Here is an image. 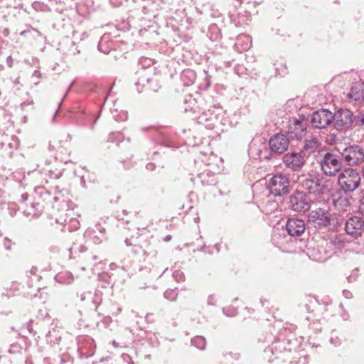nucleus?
<instances>
[{"label": "nucleus", "instance_id": "obj_30", "mask_svg": "<svg viewBox=\"0 0 364 364\" xmlns=\"http://www.w3.org/2000/svg\"><path fill=\"white\" fill-rule=\"evenodd\" d=\"M196 77V73L192 70H185L181 73V78L186 85L193 84Z\"/></svg>", "mask_w": 364, "mask_h": 364}, {"label": "nucleus", "instance_id": "obj_26", "mask_svg": "<svg viewBox=\"0 0 364 364\" xmlns=\"http://www.w3.org/2000/svg\"><path fill=\"white\" fill-rule=\"evenodd\" d=\"M46 339L48 343H49L51 346L58 344L61 341L60 329L57 327H53L50 329L46 334Z\"/></svg>", "mask_w": 364, "mask_h": 364}, {"label": "nucleus", "instance_id": "obj_29", "mask_svg": "<svg viewBox=\"0 0 364 364\" xmlns=\"http://www.w3.org/2000/svg\"><path fill=\"white\" fill-rule=\"evenodd\" d=\"M55 279L58 283L69 284L73 282V276L69 272H63L57 274Z\"/></svg>", "mask_w": 364, "mask_h": 364}, {"label": "nucleus", "instance_id": "obj_46", "mask_svg": "<svg viewBox=\"0 0 364 364\" xmlns=\"http://www.w3.org/2000/svg\"><path fill=\"white\" fill-rule=\"evenodd\" d=\"M49 172L50 178L58 179L61 177L63 174V169L50 170Z\"/></svg>", "mask_w": 364, "mask_h": 364}, {"label": "nucleus", "instance_id": "obj_24", "mask_svg": "<svg viewBox=\"0 0 364 364\" xmlns=\"http://www.w3.org/2000/svg\"><path fill=\"white\" fill-rule=\"evenodd\" d=\"M207 36L213 42H220L222 39V33L220 28L217 24H210L208 27Z\"/></svg>", "mask_w": 364, "mask_h": 364}, {"label": "nucleus", "instance_id": "obj_62", "mask_svg": "<svg viewBox=\"0 0 364 364\" xmlns=\"http://www.w3.org/2000/svg\"><path fill=\"white\" fill-rule=\"evenodd\" d=\"M233 359L238 360L240 357V354L239 353H228Z\"/></svg>", "mask_w": 364, "mask_h": 364}, {"label": "nucleus", "instance_id": "obj_20", "mask_svg": "<svg viewBox=\"0 0 364 364\" xmlns=\"http://www.w3.org/2000/svg\"><path fill=\"white\" fill-rule=\"evenodd\" d=\"M347 97L355 102L364 101V85L359 82L353 83Z\"/></svg>", "mask_w": 364, "mask_h": 364}, {"label": "nucleus", "instance_id": "obj_14", "mask_svg": "<svg viewBox=\"0 0 364 364\" xmlns=\"http://www.w3.org/2000/svg\"><path fill=\"white\" fill-rule=\"evenodd\" d=\"M306 134V125L304 121L298 119H292L289 122L287 134L291 140H300Z\"/></svg>", "mask_w": 364, "mask_h": 364}, {"label": "nucleus", "instance_id": "obj_18", "mask_svg": "<svg viewBox=\"0 0 364 364\" xmlns=\"http://www.w3.org/2000/svg\"><path fill=\"white\" fill-rule=\"evenodd\" d=\"M308 255L311 259L320 262H324L329 259L327 250L325 248V245L323 241L320 244H318L316 247H309Z\"/></svg>", "mask_w": 364, "mask_h": 364}, {"label": "nucleus", "instance_id": "obj_49", "mask_svg": "<svg viewBox=\"0 0 364 364\" xmlns=\"http://www.w3.org/2000/svg\"><path fill=\"white\" fill-rule=\"evenodd\" d=\"M205 84L203 85V89L204 90H207L210 86V84H211V81H210V76L208 75L207 72H205Z\"/></svg>", "mask_w": 364, "mask_h": 364}, {"label": "nucleus", "instance_id": "obj_6", "mask_svg": "<svg viewBox=\"0 0 364 364\" xmlns=\"http://www.w3.org/2000/svg\"><path fill=\"white\" fill-rule=\"evenodd\" d=\"M320 164L323 173L330 176H335L343 166L341 156L330 152L325 154Z\"/></svg>", "mask_w": 364, "mask_h": 364}, {"label": "nucleus", "instance_id": "obj_57", "mask_svg": "<svg viewBox=\"0 0 364 364\" xmlns=\"http://www.w3.org/2000/svg\"><path fill=\"white\" fill-rule=\"evenodd\" d=\"M343 295L346 299H351L353 297V294L351 293V291L347 289H344L343 291Z\"/></svg>", "mask_w": 364, "mask_h": 364}, {"label": "nucleus", "instance_id": "obj_50", "mask_svg": "<svg viewBox=\"0 0 364 364\" xmlns=\"http://www.w3.org/2000/svg\"><path fill=\"white\" fill-rule=\"evenodd\" d=\"M12 242L8 237L4 239V247L6 250H10L11 249Z\"/></svg>", "mask_w": 364, "mask_h": 364}, {"label": "nucleus", "instance_id": "obj_43", "mask_svg": "<svg viewBox=\"0 0 364 364\" xmlns=\"http://www.w3.org/2000/svg\"><path fill=\"white\" fill-rule=\"evenodd\" d=\"M107 237L105 235H94L91 237V240L95 244H100L103 240H105Z\"/></svg>", "mask_w": 364, "mask_h": 364}, {"label": "nucleus", "instance_id": "obj_13", "mask_svg": "<svg viewBox=\"0 0 364 364\" xmlns=\"http://www.w3.org/2000/svg\"><path fill=\"white\" fill-rule=\"evenodd\" d=\"M77 351L80 358H90L95 351V341L89 336H81L77 338Z\"/></svg>", "mask_w": 364, "mask_h": 364}, {"label": "nucleus", "instance_id": "obj_21", "mask_svg": "<svg viewBox=\"0 0 364 364\" xmlns=\"http://www.w3.org/2000/svg\"><path fill=\"white\" fill-rule=\"evenodd\" d=\"M252 46V38L249 35L240 34L237 36L235 47L239 52L247 50Z\"/></svg>", "mask_w": 364, "mask_h": 364}, {"label": "nucleus", "instance_id": "obj_19", "mask_svg": "<svg viewBox=\"0 0 364 364\" xmlns=\"http://www.w3.org/2000/svg\"><path fill=\"white\" fill-rule=\"evenodd\" d=\"M151 71L150 70L141 68L136 73L137 77L135 82V86L138 93H141L143 88H146L147 84H149L152 77H151Z\"/></svg>", "mask_w": 364, "mask_h": 364}, {"label": "nucleus", "instance_id": "obj_33", "mask_svg": "<svg viewBox=\"0 0 364 364\" xmlns=\"http://www.w3.org/2000/svg\"><path fill=\"white\" fill-rule=\"evenodd\" d=\"M124 242L127 246H133L134 247L132 252L135 254L139 253L140 251H144L141 249V247L139 245L137 237H134L132 236L130 238H126L124 240Z\"/></svg>", "mask_w": 364, "mask_h": 364}, {"label": "nucleus", "instance_id": "obj_58", "mask_svg": "<svg viewBox=\"0 0 364 364\" xmlns=\"http://www.w3.org/2000/svg\"><path fill=\"white\" fill-rule=\"evenodd\" d=\"M6 62L8 67L11 68L13 66L14 59L11 55L6 58Z\"/></svg>", "mask_w": 364, "mask_h": 364}, {"label": "nucleus", "instance_id": "obj_60", "mask_svg": "<svg viewBox=\"0 0 364 364\" xmlns=\"http://www.w3.org/2000/svg\"><path fill=\"white\" fill-rule=\"evenodd\" d=\"M28 194L27 193H23L21 196L20 202L21 203H25L28 200Z\"/></svg>", "mask_w": 364, "mask_h": 364}, {"label": "nucleus", "instance_id": "obj_48", "mask_svg": "<svg viewBox=\"0 0 364 364\" xmlns=\"http://www.w3.org/2000/svg\"><path fill=\"white\" fill-rule=\"evenodd\" d=\"M358 210L359 213L364 217V196H363L359 200Z\"/></svg>", "mask_w": 364, "mask_h": 364}, {"label": "nucleus", "instance_id": "obj_39", "mask_svg": "<svg viewBox=\"0 0 364 364\" xmlns=\"http://www.w3.org/2000/svg\"><path fill=\"white\" fill-rule=\"evenodd\" d=\"M124 139V136L119 132H112L109 134L107 141L109 142H119Z\"/></svg>", "mask_w": 364, "mask_h": 364}, {"label": "nucleus", "instance_id": "obj_10", "mask_svg": "<svg viewBox=\"0 0 364 364\" xmlns=\"http://www.w3.org/2000/svg\"><path fill=\"white\" fill-rule=\"evenodd\" d=\"M345 231L352 237L358 238L364 232V220L358 216H350L346 220Z\"/></svg>", "mask_w": 364, "mask_h": 364}, {"label": "nucleus", "instance_id": "obj_41", "mask_svg": "<svg viewBox=\"0 0 364 364\" xmlns=\"http://www.w3.org/2000/svg\"><path fill=\"white\" fill-rule=\"evenodd\" d=\"M172 277L174 280L177 282H181L185 281V274L181 270H175L172 273Z\"/></svg>", "mask_w": 364, "mask_h": 364}, {"label": "nucleus", "instance_id": "obj_61", "mask_svg": "<svg viewBox=\"0 0 364 364\" xmlns=\"http://www.w3.org/2000/svg\"><path fill=\"white\" fill-rule=\"evenodd\" d=\"M70 222H73L74 224H73V229L74 230H77L79 228V226H80V224H79V222L76 220H74L73 218H71L70 220Z\"/></svg>", "mask_w": 364, "mask_h": 364}, {"label": "nucleus", "instance_id": "obj_5", "mask_svg": "<svg viewBox=\"0 0 364 364\" xmlns=\"http://www.w3.org/2000/svg\"><path fill=\"white\" fill-rule=\"evenodd\" d=\"M333 127L338 131L348 129L356 120L355 116L348 109L341 108L338 109L333 114Z\"/></svg>", "mask_w": 364, "mask_h": 364}, {"label": "nucleus", "instance_id": "obj_51", "mask_svg": "<svg viewBox=\"0 0 364 364\" xmlns=\"http://www.w3.org/2000/svg\"><path fill=\"white\" fill-rule=\"evenodd\" d=\"M356 120L355 123L358 124V122L360 123V124H364V111L360 112V114L355 117Z\"/></svg>", "mask_w": 364, "mask_h": 364}, {"label": "nucleus", "instance_id": "obj_1", "mask_svg": "<svg viewBox=\"0 0 364 364\" xmlns=\"http://www.w3.org/2000/svg\"><path fill=\"white\" fill-rule=\"evenodd\" d=\"M308 220L318 229L331 227L333 230H338L343 219L336 214H331L327 209L318 208L309 213Z\"/></svg>", "mask_w": 364, "mask_h": 364}, {"label": "nucleus", "instance_id": "obj_15", "mask_svg": "<svg viewBox=\"0 0 364 364\" xmlns=\"http://www.w3.org/2000/svg\"><path fill=\"white\" fill-rule=\"evenodd\" d=\"M218 109H208L203 112L198 117V124L203 125L208 129L219 130V122H218Z\"/></svg>", "mask_w": 364, "mask_h": 364}, {"label": "nucleus", "instance_id": "obj_42", "mask_svg": "<svg viewBox=\"0 0 364 364\" xmlns=\"http://www.w3.org/2000/svg\"><path fill=\"white\" fill-rule=\"evenodd\" d=\"M223 312L228 316H234L237 314V311L232 306H227L223 309Z\"/></svg>", "mask_w": 364, "mask_h": 364}, {"label": "nucleus", "instance_id": "obj_31", "mask_svg": "<svg viewBox=\"0 0 364 364\" xmlns=\"http://www.w3.org/2000/svg\"><path fill=\"white\" fill-rule=\"evenodd\" d=\"M34 192L36 196L43 201H48L50 198V191H47L44 186L36 187Z\"/></svg>", "mask_w": 364, "mask_h": 364}, {"label": "nucleus", "instance_id": "obj_11", "mask_svg": "<svg viewBox=\"0 0 364 364\" xmlns=\"http://www.w3.org/2000/svg\"><path fill=\"white\" fill-rule=\"evenodd\" d=\"M328 255L331 258L333 255L341 252L346 246V237L343 235H336L323 240Z\"/></svg>", "mask_w": 364, "mask_h": 364}, {"label": "nucleus", "instance_id": "obj_55", "mask_svg": "<svg viewBox=\"0 0 364 364\" xmlns=\"http://www.w3.org/2000/svg\"><path fill=\"white\" fill-rule=\"evenodd\" d=\"M56 223H61L64 225V228L68 229L69 231H72L73 229L70 227V225H67V220L65 219L63 221H60L58 219H56Z\"/></svg>", "mask_w": 364, "mask_h": 364}, {"label": "nucleus", "instance_id": "obj_17", "mask_svg": "<svg viewBox=\"0 0 364 364\" xmlns=\"http://www.w3.org/2000/svg\"><path fill=\"white\" fill-rule=\"evenodd\" d=\"M286 230L288 234L292 237H299L306 230L305 223L297 218H289L286 223Z\"/></svg>", "mask_w": 364, "mask_h": 364}, {"label": "nucleus", "instance_id": "obj_8", "mask_svg": "<svg viewBox=\"0 0 364 364\" xmlns=\"http://www.w3.org/2000/svg\"><path fill=\"white\" fill-rule=\"evenodd\" d=\"M289 141V139L285 134H274L269 140L270 149L269 156H265L264 158L270 159L274 154H281L284 153L288 149Z\"/></svg>", "mask_w": 364, "mask_h": 364}, {"label": "nucleus", "instance_id": "obj_35", "mask_svg": "<svg viewBox=\"0 0 364 364\" xmlns=\"http://www.w3.org/2000/svg\"><path fill=\"white\" fill-rule=\"evenodd\" d=\"M4 206H6L9 213L11 217L16 215L17 210V205L16 203H6L0 200V207L3 208Z\"/></svg>", "mask_w": 364, "mask_h": 364}, {"label": "nucleus", "instance_id": "obj_34", "mask_svg": "<svg viewBox=\"0 0 364 364\" xmlns=\"http://www.w3.org/2000/svg\"><path fill=\"white\" fill-rule=\"evenodd\" d=\"M191 344L199 350H204L206 345V341L204 337L197 336L192 338Z\"/></svg>", "mask_w": 364, "mask_h": 364}, {"label": "nucleus", "instance_id": "obj_52", "mask_svg": "<svg viewBox=\"0 0 364 364\" xmlns=\"http://www.w3.org/2000/svg\"><path fill=\"white\" fill-rule=\"evenodd\" d=\"M122 358L124 362H126L129 364H134L132 358H131V356L129 355L124 353L122 355Z\"/></svg>", "mask_w": 364, "mask_h": 364}, {"label": "nucleus", "instance_id": "obj_4", "mask_svg": "<svg viewBox=\"0 0 364 364\" xmlns=\"http://www.w3.org/2000/svg\"><path fill=\"white\" fill-rule=\"evenodd\" d=\"M341 154L345 163L350 167L359 166L364 162V149L358 144L346 146Z\"/></svg>", "mask_w": 364, "mask_h": 364}, {"label": "nucleus", "instance_id": "obj_3", "mask_svg": "<svg viewBox=\"0 0 364 364\" xmlns=\"http://www.w3.org/2000/svg\"><path fill=\"white\" fill-rule=\"evenodd\" d=\"M338 184L346 194H350L361 185V175L357 168H344L338 175Z\"/></svg>", "mask_w": 364, "mask_h": 364}, {"label": "nucleus", "instance_id": "obj_53", "mask_svg": "<svg viewBox=\"0 0 364 364\" xmlns=\"http://www.w3.org/2000/svg\"><path fill=\"white\" fill-rule=\"evenodd\" d=\"M244 17H245L244 15H242V16L239 15L238 18H237L238 21H236L235 19L234 20L235 26H242L244 24H247V22H245L244 21H241V18H243Z\"/></svg>", "mask_w": 364, "mask_h": 364}, {"label": "nucleus", "instance_id": "obj_36", "mask_svg": "<svg viewBox=\"0 0 364 364\" xmlns=\"http://www.w3.org/2000/svg\"><path fill=\"white\" fill-rule=\"evenodd\" d=\"M20 107L22 111L30 112L33 109V100L28 97L26 100L21 103Z\"/></svg>", "mask_w": 364, "mask_h": 364}, {"label": "nucleus", "instance_id": "obj_25", "mask_svg": "<svg viewBox=\"0 0 364 364\" xmlns=\"http://www.w3.org/2000/svg\"><path fill=\"white\" fill-rule=\"evenodd\" d=\"M183 110L185 112L196 113L198 111L197 101L191 95H187L183 100Z\"/></svg>", "mask_w": 364, "mask_h": 364}, {"label": "nucleus", "instance_id": "obj_59", "mask_svg": "<svg viewBox=\"0 0 364 364\" xmlns=\"http://www.w3.org/2000/svg\"><path fill=\"white\" fill-rule=\"evenodd\" d=\"M96 229L99 232L100 235H105V228L102 227L100 225H96Z\"/></svg>", "mask_w": 364, "mask_h": 364}, {"label": "nucleus", "instance_id": "obj_37", "mask_svg": "<svg viewBox=\"0 0 364 364\" xmlns=\"http://www.w3.org/2000/svg\"><path fill=\"white\" fill-rule=\"evenodd\" d=\"M90 298L92 299V301L97 309L102 301V293L100 290L97 289L95 290L94 295L92 294Z\"/></svg>", "mask_w": 364, "mask_h": 364}, {"label": "nucleus", "instance_id": "obj_9", "mask_svg": "<svg viewBox=\"0 0 364 364\" xmlns=\"http://www.w3.org/2000/svg\"><path fill=\"white\" fill-rule=\"evenodd\" d=\"M289 208L296 212H306L311 208L310 200L304 191H296L289 197Z\"/></svg>", "mask_w": 364, "mask_h": 364}, {"label": "nucleus", "instance_id": "obj_63", "mask_svg": "<svg viewBox=\"0 0 364 364\" xmlns=\"http://www.w3.org/2000/svg\"><path fill=\"white\" fill-rule=\"evenodd\" d=\"M146 168L149 171H154L155 169V164L153 163H149L146 164Z\"/></svg>", "mask_w": 364, "mask_h": 364}, {"label": "nucleus", "instance_id": "obj_23", "mask_svg": "<svg viewBox=\"0 0 364 364\" xmlns=\"http://www.w3.org/2000/svg\"><path fill=\"white\" fill-rule=\"evenodd\" d=\"M218 122H219V130L224 131L228 127H233L236 122L230 120L229 117L222 109H218Z\"/></svg>", "mask_w": 364, "mask_h": 364}, {"label": "nucleus", "instance_id": "obj_64", "mask_svg": "<svg viewBox=\"0 0 364 364\" xmlns=\"http://www.w3.org/2000/svg\"><path fill=\"white\" fill-rule=\"evenodd\" d=\"M73 85V82H72V83L70 85V86H69V87L68 88V90H67L66 92L65 93V95H64V96H63V99H62V100H61V102H60V103L59 106H60V105L62 104L63 101L65 100V97H66V96L68 95V92H70V90H71V87H72Z\"/></svg>", "mask_w": 364, "mask_h": 364}, {"label": "nucleus", "instance_id": "obj_28", "mask_svg": "<svg viewBox=\"0 0 364 364\" xmlns=\"http://www.w3.org/2000/svg\"><path fill=\"white\" fill-rule=\"evenodd\" d=\"M318 148V141L316 139H311L310 140H306L303 146L302 151L304 154L310 155L314 153Z\"/></svg>", "mask_w": 364, "mask_h": 364}, {"label": "nucleus", "instance_id": "obj_16", "mask_svg": "<svg viewBox=\"0 0 364 364\" xmlns=\"http://www.w3.org/2000/svg\"><path fill=\"white\" fill-rule=\"evenodd\" d=\"M283 162L285 166L292 171L300 170L305 164L304 156L301 153H287L283 156Z\"/></svg>", "mask_w": 364, "mask_h": 364}, {"label": "nucleus", "instance_id": "obj_38", "mask_svg": "<svg viewBox=\"0 0 364 364\" xmlns=\"http://www.w3.org/2000/svg\"><path fill=\"white\" fill-rule=\"evenodd\" d=\"M164 297L169 300V301H175L176 299H177V296H178V291H177V289H167L164 294Z\"/></svg>", "mask_w": 364, "mask_h": 364}, {"label": "nucleus", "instance_id": "obj_44", "mask_svg": "<svg viewBox=\"0 0 364 364\" xmlns=\"http://www.w3.org/2000/svg\"><path fill=\"white\" fill-rule=\"evenodd\" d=\"M99 279L102 282H105L106 284H109L112 282L111 276L106 272H103L99 275Z\"/></svg>", "mask_w": 364, "mask_h": 364}, {"label": "nucleus", "instance_id": "obj_32", "mask_svg": "<svg viewBox=\"0 0 364 364\" xmlns=\"http://www.w3.org/2000/svg\"><path fill=\"white\" fill-rule=\"evenodd\" d=\"M20 141L16 136H11V138L5 142H1V146L4 149V147H9L11 149H17L19 146Z\"/></svg>", "mask_w": 364, "mask_h": 364}, {"label": "nucleus", "instance_id": "obj_45", "mask_svg": "<svg viewBox=\"0 0 364 364\" xmlns=\"http://www.w3.org/2000/svg\"><path fill=\"white\" fill-rule=\"evenodd\" d=\"M148 129H151V131H153L154 134H155L154 135V137H160V136H162L163 135V133L156 127H143L142 128V130L143 131H146Z\"/></svg>", "mask_w": 364, "mask_h": 364}, {"label": "nucleus", "instance_id": "obj_40", "mask_svg": "<svg viewBox=\"0 0 364 364\" xmlns=\"http://www.w3.org/2000/svg\"><path fill=\"white\" fill-rule=\"evenodd\" d=\"M160 87L161 86L159 84L158 80L156 79L152 78L151 82H149V84H147V86L145 89L146 90L157 92Z\"/></svg>", "mask_w": 364, "mask_h": 364}, {"label": "nucleus", "instance_id": "obj_2", "mask_svg": "<svg viewBox=\"0 0 364 364\" xmlns=\"http://www.w3.org/2000/svg\"><path fill=\"white\" fill-rule=\"evenodd\" d=\"M301 186L309 195L317 197L329 191L330 181L321 173L312 171L301 181Z\"/></svg>", "mask_w": 364, "mask_h": 364}, {"label": "nucleus", "instance_id": "obj_12", "mask_svg": "<svg viewBox=\"0 0 364 364\" xmlns=\"http://www.w3.org/2000/svg\"><path fill=\"white\" fill-rule=\"evenodd\" d=\"M333 113L326 109H321L312 114L311 124L317 129H324L333 122Z\"/></svg>", "mask_w": 364, "mask_h": 364}, {"label": "nucleus", "instance_id": "obj_7", "mask_svg": "<svg viewBox=\"0 0 364 364\" xmlns=\"http://www.w3.org/2000/svg\"><path fill=\"white\" fill-rule=\"evenodd\" d=\"M289 179L283 174H277L269 181L268 188L271 195L280 197L289 193Z\"/></svg>", "mask_w": 364, "mask_h": 364}, {"label": "nucleus", "instance_id": "obj_22", "mask_svg": "<svg viewBox=\"0 0 364 364\" xmlns=\"http://www.w3.org/2000/svg\"><path fill=\"white\" fill-rule=\"evenodd\" d=\"M291 341L290 340L277 341L272 343L270 350L272 354H277L283 351H291Z\"/></svg>", "mask_w": 364, "mask_h": 364}, {"label": "nucleus", "instance_id": "obj_54", "mask_svg": "<svg viewBox=\"0 0 364 364\" xmlns=\"http://www.w3.org/2000/svg\"><path fill=\"white\" fill-rule=\"evenodd\" d=\"M91 296H92V292L91 291L84 292V293L80 294V300L83 301L87 298H90Z\"/></svg>", "mask_w": 364, "mask_h": 364}, {"label": "nucleus", "instance_id": "obj_47", "mask_svg": "<svg viewBox=\"0 0 364 364\" xmlns=\"http://www.w3.org/2000/svg\"><path fill=\"white\" fill-rule=\"evenodd\" d=\"M358 277V269H355L353 270L352 273L347 277V280L348 282L352 283L356 281Z\"/></svg>", "mask_w": 364, "mask_h": 364}, {"label": "nucleus", "instance_id": "obj_27", "mask_svg": "<svg viewBox=\"0 0 364 364\" xmlns=\"http://www.w3.org/2000/svg\"><path fill=\"white\" fill-rule=\"evenodd\" d=\"M41 208L39 203H31V206L23 210V214L26 216H38L42 212Z\"/></svg>", "mask_w": 364, "mask_h": 364}, {"label": "nucleus", "instance_id": "obj_56", "mask_svg": "<svg viewBox=\"0 0 364 364\" xmlns=\"http://www.w3.org/2000/svg\"><path fill=\"white\" fill-rule=\"evenodd\" d=\"M123 164L126 169H129L134 166V164L130 160L123 161Z\"/></svg>", "mask_w": 364, "mask_h": 364}]
</instances>
